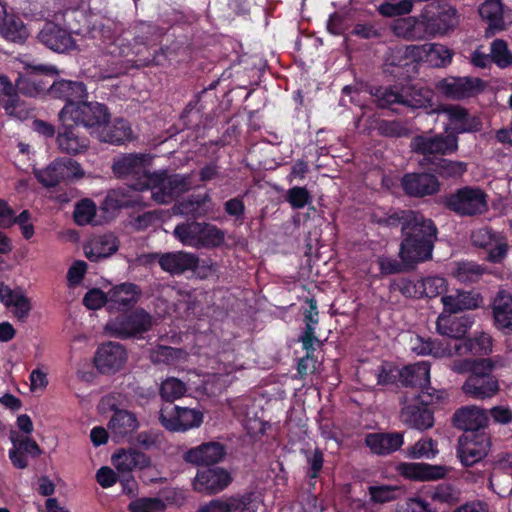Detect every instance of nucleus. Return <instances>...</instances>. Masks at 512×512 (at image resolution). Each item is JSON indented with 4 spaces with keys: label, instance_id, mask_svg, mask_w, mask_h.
<instances>
[{
    "label": "nucleus",
    "instance_id": "nucleus-6",
    "mask_svg": "<svg viewBox=\"0 0 512 512\" xmlns=\"http://www.w3.org/2000/svg\"><path fill=\"white\" fill-rule=\"evenodd\" d=\"M111 113L108 107L96 101H85L78 105H64L59 112V121H72L90 129H99L110 121Z\"/></svg>",
    "mask_w": 512,
    "mask_h": 512
},
{
    "label": "nucleus",
    "instance_id": "nucleus-64",
    "mask_svg": "<svg viewBox=\"0 0 512 512\" xmlns=\"http://www.w3.org/2000/svg\"><path fill=\"white\" fill-rule=\"evenodd\" d=\"M378 133L385 137H403L408 135L407 127L399 120H379L377 123Z\"/></svg>",
    "mask_w": 512,
    "mask_h": 512
},
{
    "label": "nucleus",
    "instance_id": "nucleus-55",
    "mask_svg": "<svg viewBox=\"0 0 512 512\" xmlns=\"http://www.w3.org/2000/svg\"><path fill=\"white\" fill-rule=\"evenodd\" d=\"M492 342L489 336L481 334L477 337L466 338L463 340L462 346H457V349H464L473 355H486L491 352Z\"/></svg>",
    "mask_w": 512,
    "mask_h": 512
},
{
    "label": "nucleus",
    "instance_id": "nucleus-38",
    "mask_svg": "<svg viewBox=\"0 0 512 512\" xmlns=\"http://www.w3.org/2000/svg\"><path fill=\"white\" fill-rule=\"evenodd\" d=\"M444 311L439 315L436 322V329L440 335L454 339H462L473 324L470 316L451 317L444 315Z\"/></svg>",
    "mask_w": 512,
    "mask_h": 512
},
{
    "label": "nucleus",
    "instance_id": "nucleus-23",
    "mask_svg": "<svg viewBox=\"0 0 512 512\" xmlns=\"http://www.w3.org/2000/svg\"><path fill=\"white\" fill-rule=\"evenodd\" d=\"M404 194L412 198L433 196L440 191L438 178L428 172L405 173L400 181Z\"/></svg>",
    "mask_w": 512,
    "mask_h": 512
},
{
    "label": "nucleus",
    "instance_id": "nucleus-30",
    "mask_svg": "<svg viewBox=\"0 0 512 512\" xmlns=\"http://www.w3.org/2000/svg\"><path fill=\"white\" fill-rule=\"evenodd\" d=\"M226 453L224 444L210 441L188 449L183 454V460L195 466H211L221 462Z\"/></svg>",
    "mask_w": 512,
    "mask_h": 512
},
{
    "label": "nucleus",
    "instance_id": "nucleus-33",
    "mask_svg": "<svg viewBox=\"0 0 512 512\" xmlns=\"http://www.w3.org/2000/svg\"><path fill=\"white\" fill-rule=\"evenodd\" d=\"M483 301L482 295L475 290H457L455 294L441 297L444 312L457 314L465 310H474L480 307Z\"/></svg>",
    "mask_w": 512,
    "mask_h": 512
},
{
    "label": "nucleus",
    "instance_id": "nucleus-58",
    "mask_svg": "<svg viewBox=\"0 0 512 512\" xmlns=\"http://www.w3.org/2000/svg\"><path fill=\"white\" fill-rule=\"evenodd\" d=\"M491 61L500 68H507L512 65V52L508 49L507 43L502 39H495L491 44Z\"/></svg>",
    "mask_w": 512,
    "mask_h": 512
},
{
    "label": "nucleus",
    "instance_id": "nucleus-13",
    "mask_svg": "<svg viewBox=\"0 0 512 512\" xmlns=\"http://www.w3.org/2000/svg\"><path fill=\"white\" fill-rule=\"evenodd\" d=\"M159 422L169 432H186L203 422L202 412L175 404H165L159 412Z\"/></svg>",
    "mask_w": 512,
    "mask_h": 512
},
{
    "label": "nucleus",
    "instance_id": "nucleus-51",
    "mask_svg": "<svg viewBox=\"0 0 512 512\" xmlns=\"http://www.w3.org/2000/svg\"><path fill=\"white\" fill-rule=\"evenodd\" d=\"M186 384L175 377H169L162 381L159 394L167 404H174V401L185 395Z\"/></svg>",
    "mask_w": 512,
    "mask_h": 512
},
{
    "label": "nucleus",
    "instance_id": "nucleus-43",
    "mask_svg": "<svg viewBox=\"0 0 512 512\" xmlns=\"http://www.w3.org/2000/svg\"><path fill=\"white\" fill-rule=\"evenodd\" d=\"M399 378L406 387L424 386L430 382V366L426 362L404 366Z\"/></svg>",
    "mask_w": 512,
    "mask_h": 512
},
{
    "label": "nucleus",
    "instance_id": "nucleus-45",
    "mask_svg": "<svg viewBox=\"0 0 512 512\" xmlns=\"http://www.w3.org/2000/svg\"><path fill=\"white\" fill-rule=\"evenodd\" d=\"M438 453V442L430 437H421L405 450L409 459H434Z\"/></svg>",
    "mask_w": 512,
    "mask_h": 512
},
{
    "label": "nucleus",
    "instance_id": "nucleus-5",
    "mask_svg": "<svg viewBox=\"0 0 512 512\" xmlns=\"http://www.w3.org/2000/svg\"><path fill=\"white\" fill-rule=\"evenodd\" d=\"M174 235L184 245L213 249L223 245L225 232L216 225L196 221L178 224Z\"/></svg>",
    "mask_w": 512,
    "mask_h": 512
},
{
    "label": "nucleus",
    "instance_id": "nucleus-22",
    "mask_svg": "<svg viewBox=\"0 0 512 512\" xmlns=\"http://www.w3.org/2000/svg\"><path fill=\"white\" fill-rule=\"evenodd\" d=\"M440 112L444 113L449 121L450 129L446 127L445 133L455 135L463 133H474L482 129V122L479 117L471 115L469 111L460 105H442Z\"/></svg>",
    "mask_w": 512,
    "mask_h": 512
},
{
    "label": "nucleus",
    "instance_id": "nucleus-41",
    "mask_svg": "<svg viewBox=\"0 0 512 512\" xmlns=\"http://www.w3.org/2000/svg\"><path fill=\"white\" fill-rule=\"evenodd\" d=\"M301 455L305 459V477L309 488L314 490L317 479L320 478L324 466V453L319 447L302 448Z\"/></svg>",
    "mask_w": 512,
    "mask_h": 512
},
{
    "label": "nucleus",
    "instance_id": "nucleus-18",
    "mask_svg": "<svg viewBox=\"0 0 512 512\" xmlns=\"http://www.w3.org/2000/svg\"><path fill=\"white\" fill-rule=\"evenodd\" d=\"M212 97L208 89H203L191 99L180 115V120L186 129L199 131L211 126L213 116L208 111L207 98Z\"/></svg>",
    "mask_w": 512,
    "mask_h": 512
},
{
    "label": "nucleus",
    "instance_id": "nucleus-52",
    "mask_svg": "<svg viewBox=\"0 0 512 512\" xmlns=\"http://www.w3.org/2000/svg\"><path fill=\"white\" fill-rule=\"evenodd\" d=\"M434 171L442 178H460L467 172V163L441 158L433 165Z\"/></svg>",
    "mask_w": 512,
    "mask_h": 512
},
{
    "label": "nucleus",
    "instance_id": "nucleus-10",
    "mask_svg": "<svg viewBox=\"0 0 512 512\" xmlns=\"http://www.w3.org/2000/svg\"><path fill=\"white\" fill-rule=\"evenodd\" d=\"M56 74L57 70L53 66H29L24 73L19 74L15 87L27 97L49 96L50 80Z\"/></svg>",
    "mask_w": 512,
    "mask_h": 512
},
{
    "label": "nucleus",
    "instance_id": "nucleus-17",
    "mask_svg": "<svg viewBox=\"0 0 512 512\" xmlns=\"http://www.w3.org/2000/svg\"><path fill=\"white\" fill-rule=\"evenodd\" d=\"M437 90L447 98L463 100L474 97L485 89V82L478 77L449 76L439 80L436 84Z\"/></svg>",
    "mask_w": 512,
    "mask_h": 512
},
{
    "label": "nucleus",
    "instance_id": "nucleus-62",
    "mask_svg": "<svg viewBox=\"0 0 512 512\" xmlns=\"http://www.w3.org/2000/svg\"><path fill=\"white\" fill-rule=\"evenodd\" d=\"M128 509L129 512H161L165 509V503L157 497H143L131 501Z\"/></svg>",
    "mask_w": 512,
    "mask_h": 512
},
{
    "label": "nucleus",
    "instance_id": "nucleus-14",
    "mask_svg": "<svg viewBox=\"0 0 512 512\" xmlns=\"http://www.w3.org/2000/svg\"><path fill=\"white\" fill-rule=\"evenodd\" d=\"M471 243L474 247L485 250L486 260L493 264L502 263L509 251L506 236L488 226L474 230L471 234Z\"/></svg>",
    "mask_w": 512,
    "mask_h": 512
},
{
    "label": "nucleus",
    "instance_id": "nucleus-48",
    "mask_svg": "<svg viewBox=\"0 0 512 512\" xmlns=\"http://www.w3.org/2000/svg\"><path fill=\"white\" fill-rule=\"evenodd\" d=\"M135 41L137 44L143 46V49L147 52V55L144 57H139L138 54L141 52L140 49L137 51V58L131 60L132 66L136 68L147 67L151 65H158L159 62L157 60V53L161 48L156 44L152 43V39L148 37L137 35L135 37Z\"/></svg>",
    "mask_w": 512,
    "mask_h": 512
},
{
    "label": "nucleus",
    "instance_id": "nucleus-25",
    "mask_svg": "<svg viewBox=\"0 0 512 512\" xmlns=\"http://www.w3.org/2000/svg\"><path fill=\"white\" fill-rule=\"evenodd\" d=\"M37 39L46 48L57 53H67L76 48V41L71 33L53 21L44 23Z\"/></svg>",
    "mask_w": 512,
    "mask_h": 512
},
{
    "label": "nucleus",
    "instance_id": "nucleus-56",
    "mask_svg": "<svg viewBox=\"0 0 512 512\" xmlns=\"http://www.w3.org/2000/svg\"><path fill=\"white\" fill-rule=\"evenodd\" d=\"M375 96L377 97V105L380 108H387L395 111L392 108L394 104L403 106V87L400 90L397 88L386 87L377 89Z\"/></svg>",
    "mask_w": 512,
    "mask_h": 512
},
{
    "label": "nucleus",
    "instance_id": "nucleus-8",
    "mask_svg": "<svg viewBox=\"0 0 512 512\" xmlns=\"http://www.w3.org/2000/svg\"><path fill=\"white\" fill-rule=\"evenodd\" d=\"M266 512L263 494L259 490H247L225 499H213L197 512Z\"/></svg>",
    "mask_w": 512,
    "mask_h": 512
},
{
    "label": "nucleus",
    "instance_id": "nucleus-47",
    "mask_svg": "<svg viewBox=\"0 0 512 512\" xmlns=\"http://www.w3.org/2000/svg\"><path fill=\"white\" fill-rule=\"evenodd\" d=\"M479 14L487 20L488 31L492 34L504 30L503 4H482L479 7Z\"/></svg>",
    "mask_w": 512,
    "mask_h": 512
},
{
    "label": "nucleus",
    "instance_id": "nucleus-26",
    "mask_svg": "<svg viewBox=\"0 0 512 512\" xmlns=\"http://www.w3.org/2000/svg\"><path fill=\"white\" fill-rule=\"evenodd\" d=\"M397 472L403 478L416 482H429L444 479L449 468L445 465H433L425 462H401Z\"/></svg>",
    "mask_w": 512,
    "mask_h": 512
},
{
    "label": "nucleus",
    "instance_id": "nucleus-44",
    "mask_svg": "<svg viewBox=\"0 0 512 512\" xmlns=\"http://www.w3.org/2000/svg\"><path fill=\"white\" fill-rule=\"evenodd\" d=\"M487 268L474 261H458L454 264L452 275L465 284L477 283L485 274Z\"/></svg>",
    "mask_w": 512,
    "mask_h": 512
},
{
    "label": "nucleus",
    "instance_id": "nucleus-35",
    "mask_svg": "<svg viewBox=\"0 0 512 512\" xmlns=\"http://www.w3.org/2000/svg\"><path fill=\"white\" fill-rule=\"evenodd\" d=\"M391 31L399 38L408 41L424 40L429 37L427 26L421 14L418 17H400L393 21Z\"/></svg>",
    "mask_w": 512,
    "mask_h": 512
},
{
    "label": "nucleus",
    "instance_id": "nucleus-7",
    "mask_svg": "<svg viewBox=\"0 0 512 512\" xmlns=\"http://www.w3.org/2000/svg\"><path fill=\"white\" fill-rule=\"evenodd\" d=\"M442 398V393L434 395L423 392L402 408L400 414L402 422L419 431L432 428L434 425V411L431 406L439 403Z\"/></svg>",
    "mask_w": 512,
    "mask_h": 512
},
{
    "label": "nucleus",
    "instance_id": "nucleus-20",
    "mask_svg": "<svg viewBox=\"0 0 512 512\" xmlns=\"http://www.w3.org/2000/svg\"><path fill=\"white\" fill-rule=\"evenodd\" d=\"M127 361L125 347L113 341L100 344L94 354L93 364L103 375H113L120 371Z\"/></svg>",
    "mask_w": 512,
    "mask_h": 512
},
{
    "label": "nucleus",
    "instance_id": "nucleus-12",
    "mask_svg": "<svg viewBox=\"0 0 512 512\" xmlns=\"http://www.w3.org/2000/svg\"><path fill=\"white\" fill-rule=\"evenodd\" d=\"M495 363L489 358L488 365H483L473 375H469L462 385L464 394L472 399H491L500 391L498 378L493 375Z\"/></svg>",
    "mask_w": 512,
    "mask_h": 512
},
{
    "label": "nucleus",
    "instance_id": "nucleus-1",
    "mask_svg": "<svg viewBox=\"0 0 512 512\" xmlns=\"http://www.w3.org/2000/svg\"><path fill=\"white\" fill-rule=\"evenodd\" d=\"M437 235L438 228L431 218L410 213L401 230L399 258L415 267L432 260Z\"/></svg>",
    "mask_w": 512,
    "mask_h": 512
},
{
    "label": "nucleus",
    "instance_id": "nucleus-37",
    "mask_svg": "<svg viewBox=\"0 0 512 512\" xmlns=\"http://www.w3.org/2000/svg\"><path fill=\"white\" fill-rule=\"evenodd\" d=\"M132 135L130 123L123 118H115L113 122L109 121L97 131L99 141L112 145H122L132 140Z\"/></svg>",
    "mask_w": 512,
    "mask_h": 512
},
{
    "label": "nucleus",
    "instance_id": "nucleus-15",
    "mask_svg": "<svg viewBox=\"0 0 512 512\" xmlns=\"http://www.w3.org/2000/svg\"><path fill=\"white\" fill-rule=\"evenodd\" d=\"M421 17L427 26L428 34H444L457 24L456 9L447 3L433 0L425 5Z\"/></svg>",
    "mask_w": 512,
    "mask_h": 512
},
{
    "label": "nucleus",
    "instance_id": "nucleus-49",
    "mask_svg": "<svg viewBox=\"0 0 512 512\" xmlns=\"http://www.w3.org/2000/svg\"><path fill=\"white\" fill-rule=\"evenodd\" d=\"M412 351L417 355H432L433 357H442L445 354L446 348L442 342L431 337H422L417 335L413 341Z\"/></svg>",
    "mask_w": 512,
    "mask_h": 512
},
{
    "label": "nucleus",
    "instance_id": "nucleus-2",
    "mask_svg": "<svg viewBox=\"0 0 512 512\" xmlns=\"http://www.w3.org/2000/svg\"><path fill=\"white\" fill-rule=\"evenodd\" d=\"M143 191L150 190L152 199L158 204H169L189 191L188 176L169 174L167 170L151 172L144 176Z\"/></svg>",
    "mask_w": 512,
    "mask_h": 512
},
{
    "label": "nucleus",
    "instance_id": "nucleus-54",
    "mask_svg": "<svg viewBox=\"0 0 512 512\" xmlns=\"http://www.w3.org/2000/svg\"><path fill=\"white\" fill-rule=\"evenodd\" d=\"M430 497L434 502L452 506L459 502L460 491L451 483H441L432 490Z\"/></svg>",
    "mask_w": 512,
    "mask_h": 512
},
{
    "label": "nucleus",
    "instance_id": "nucleus-39",
    "mask_svg": "<svg viewBox=\"0 0 512 512\" xmlns=\"http://www.w3.org/2000/svg\"><path fill=\"white\" fill-rule=\"evenodd\" d=\"M138 425L134 413L124 409H116L108 423V428L113 440L119 442L135 431Z\"/></svg>",
    "mask_w": 512,
    "mask_h": 512
},
{
    "label": "nucleus",
    "instance_id": "nucleus-59",
    "mask_svg": "<svg viewBox=\"0 0 512 512\" xmlns=\"http://www.w3.org/2000/svg\"><path fill=\"white\" fill-rule=\"evenodd\" d=\"M96 215V205L88 198L80 200L74 208L73 219L77 225L89 224Z\"/></svg>",
    "mask_w": 512,
    "mask_h": 512
},
{
    "label": "nucleus",
    "instance_id": "nucleus-11",
    "mask_svg": "<svg viewBox=\"0 0 512 512\" xmlns=\"http://www.w3.org/2000/svg\"><path fill=\"white\" fill-rule=\"evenodd\" d=\"M151 159L145 154H125L115 159L112 165L114 175L119 179L131 178L129 186L135 191H143L144 176H150L148 167Z\"/></svg>",
    "mask_w": 512,
    "mask_h": 512
},
{
    "label": "nucleus",
    "instance_id": "nucleus-42",
    "mask_svg": "<svg viewBox=\"0 0 512 512\" xmlns=\"http://www.w3.org/2000/svg\"><path fill=\"white\" fill-rule=\"evenodd\" d=\"M85 256L92 262L107 258L118 250L116 239L110 235H99L85 246Z\"/></svg>",
    "mask_w": 512,
    "mask_h": 512
},
{
    "label": "nucleus",
    "instance_id": "nucleus-34",
    "mask_svg": "<svg viewBox=\"0 0 512 512\" xmlns=\"http://www.w3.org/2000/svg\"><path fill=\"white\" fill-rule=\"evenodd\" d=\"M364 442L373 454L389 455L402 447L404 437L400 432H373L366 434Z\"/></svg>",
    "mask_w": 512,
    "mask_h": 512
},
{
    "label": "nucleus",
    "instance_id": "nucleus-40",
    "mask_svg": "<svg viewBox=\"0 0 512 512\" xmlns=\"http://www.w3.org/2000/svg\"><path fill=\"white\" fill-rule=\"evenodd\" d=\"M433 91L423 85L403 86V106L415 109L433 110Z\"/></svg>",
    "mask_w": 512,
    "mask_h": 512
},
{
    "label": "nucleus",
    "instance_id": "nucleus-53",
    "mask_svg": "<svg viewBox=\"0 0 512 512\" xmlns=\"http://www.w3.org/2000/svg\"><path fill=\"white\" fill-rule=\"evenodd\" d=\"M387 66L394 67L392 74L402 78H410L412 74L417 73L416 65L408 61L402 49L395 51L388 60Z\"/></svg>",
    "mask_w": 512,
    "mask_h": 512
},
{
    "label": "nucleus",
    "instance_id": "nucleus-31",
    "mask_svg": "<svg viewBox=\"0 0 512 512\" xmlns=\"http://www.w3.org/2000/svg\"><path fill=\"white\" fill-rule=\"evenodd\" d=\"M493 323L504 335H512V294L500 289L491 303Z\"/></svg>",
    "mask_w": 512,
    "mask_h": 512
},
{
    "label": "nucleus",
    "instance_id": "nucleus-3",
    "mask_svg": "<svg viewBox=\"0 0 512 512\" xmlns=\"http://www.w3.org/2000/svg\"><path fill=\"white\" fill-rule=\"evenodd\" d=\"M441 204L460 217H474L488 211V195L478 186H463L441 198Z\"/></svg>",
    "mask_w": 512,
    "mask_h": 512
},
{
    "label": "nucleus",
    "instance_id": "nucleus-19",
    "mask_svg": "<svg viewBox=\"0 0 512 512\" xmlns=\"http://www.w3.org/2000/svg\"><path fill=\"white\" fill-rule=\"evenodd\" d=\"M454 427L463 430V436H479L487 432L489 417L484 408L467 405L458 408L452 417Z\"/></svg>",
    "mask_w": 512,
    "mask_h": 512
},
{
    "label": "nucleus",
    "instance_id": "nucleus-27",
    "mask_svg": "<svg viewBox=\"0 0 512 512\" xmlns=\"http://www.w3.org/2000/svg\"><path fill=\"white\" fill-rule=\"evenodd\" d=\"M231 482V474L226 469L221 467H208L197 471L193 487L198 492L212 495L223 491Z\"/></svg>",
    "mask_w": 512,
    "mask_h": 512
},
{
    "label": "nucleus",
    "instance_id": "nucleus-57",
    "mask_svg": "<svg viewBox=\"0 0 512 512\" xmlns=\"http://www.w3.org/2000/svg\"><path fill=\"white\" fill-rule=\"evenodd\" d=\"M380 273L382 275H392L401 272H408L416 269L414 264L405 263L404 260H397L388 256H380L377 259Z\"/></svg>",
    "mask_w": 512,
    "mask_h": 512
},
{
    "label": "nucleus",
    "instance_id": "nucleus-24",
    "mask_svg": "<svg viewBox=\"0 0 512 512\" xmlns=\"http://www.w3.org/2000/svg\"><path fill=\"white\" fill-rule=\"evenodd\" d=\"M56 143L62 153L78 155L89 148V138L82 134L79 125L72 121H60Z\"/></svg>",
    "mask_w": 512,
    "mask_h": 512
},
{
    "label": "nucleus",
    "instance_id": "nucleus-32",
    "mask_svg": "<svg viewBox=\"0 0 512 512\" xmlns=\"http://www.w3.org/2000/svg\"><path fill=\"white\" fill-rule=\"evenodd\" d=\"M87 88L82 81L60 79L49 86V97L65 101V105H78L87 98Z\"/></svg>",
    "mask_w": 512,
    "mask_h": 512
},
{
    "label": "nucleus",
    "instance_id": "nucleus-46",
    "mask_svg": "<svg viewBox=\"0 0 512 512\" xmlns=\"http://www.w3.org/2000/svg\"><path fill=\"white\" fill-rule=\"evenodd\" d=\"M140 290L136 284L122 283L110 292V300L122 307L133 306L138 301Z\"/></svg>",
    "mask_w": 512,
    "mask_h": 512
},
{
    "label": "nucleus",
    "instance_id": "nucleus-21",
    "mask_svg": "<svg viewBox=\"0 0 512 512\" xmlns=\"http://www.w3.org/2000/svg\"><path fill=\"white\" fill-rule=\"evenodd\" d=\"M84 175L80 164L71 158L63 157L53 161L37 175L38 181L46 187H55L62 181L79 179Z\"/></svg>",
    "mask_w": 512,
    "mask_h": 512
},
{
    "label": "nucleus",
    "instance_id": "nucleus-60",
    "mask_svg": "<svg viewBox=\"0 0 512 512\" xmlns=\"http://www.w3.org/2000/svg\"><path fill=\"white\" fill-rule=\"evenodd\" d=\"M421 280H412L409 278H400L394 280L390 285L391 291H398L406 298H422Z\"/></svg>",
    "mask_w": 512,
    "mask_h": 512
},
{
    "label": "nucleus",
    "instance_id": "nucleus-9",
    "mask_svg": "<svg viewBox=\"0 0 512 512\" xmlns=\"http://www.w3.org/2000/svg\"><path fill=\"white\" fill-rule=\"evenodd\" d=\"M152 325V316L143 308H136L128 313L118 315L107 324L106 329L114 337L128 339L148 332Z\"/></svg>",
    "mask_w": 512,
    "mask_h": 512
},
{
    "label": "nucleus",
    "instance_id": "nucleus-29",
    "mask_svg": "<svg viewBox=\"0 0 512 512\" xmlns=\"http://www.w3.org/2000/svg\"><path fill=\"white\" fill-rule=\"evenodd\" d=\"M490 447V434L462 436L458 448L461 463L466 467L473 466L487 456Z\"/></svg>",
    "mask_w": 512,
    "mask_h": 512
},
{
    "label": "nucleus",
    "instance_id": "nucleus-4",
    "mask_svg": "<svg viewBox=\"0 0 512 512\" xmlns=\"http://www.w3.org/2000/svg\"><path fill=\"white\" fill-rule=\"evenodd\" d=\"M411 150L421 155L420 163L433 166L443 156L451 155L459 149V138L455 135L438 133L434 135L419 134L411 139Z\"/></svg>",
    "mask_w": 512,
    "mask_h": 512
},
{
    "label": "nucleus",
    "instance_id": "nucleus-36",
    "mask_svg": "<svg viewBox=\"0 0 512 512\" xmlns=\"http://www.w3.org/2000/svg\"><path fill=\"white\" fill-rule=\"evenodd\" d=\"M112 463L119 475L132 474L134 469L142 470L150 467L151 459L147 454L136 449H122L113 455Z\"/></svg>",
    "mask_w": 512,
    "mask_h": 512
},
{
    "label": "nucleus",
    "instance_id": "nucleus-63",
    "mask_svg": "<svg viewBox=\"0 0 512 512\" xmlns=\"http://www.w3.org/2000/svg\"><path fill=\"white\" fill-rule=\"evenodd\" d=\"M285 199L293 209L299 210L311 203L312 196L306 187L294 186L288 189Z\"/></svg>",
    "mask_w": 512,
    "mask_h": 512
},
{
    "label": "nucleus",
    "instance_id": "nucleus-28",
    "mask_svg": "<svg viewBox=\"0 0 512 512\" xmlns=\"http://www.w3.org/2000/svg\"><path fill=\"white\" fill-rule=\"evenodd\" d=\"M0 37L9 43L23 46L30 37V30L18 13L3 8L0 11Z\"/></svg>",
    "mask_w": 512,
    "mask_h": 512
},
{
    "label": "nucleus",
    "instance_id": "nucleus-61",
    "mask_svg": "<svg viewBox=\"0 0 512 512\" xmlns=\"http://www.w3.org/2000/svg\"><path fill=\"white\" fill-rule=\"evenodd\" d=\"M421 280L422 297L434 298L447 290V281L441 276H429Z\"/></svg>",
    "mask_w": 512,
    "mask_h": 512
},
{
    "label": "nucleus",
    "instance_id": "nucleus-16",
    "mask_svg": "<svg viewBox=\"0 0 512 512\" xmlns=\"http://www.w3.org/2000/svg\"><path fill=\"white\" fill-rule=\"evenodd\" d=\"M158 258L161 269L171 275H181L186 271H195L200 278H206L210 267L199 268V258L193 253L184 251L154 254Z\"/></svg>",
    "mask_w": 512,
    "mask_h": 512
},
{
    "label": "nucleus",
    "instance_id": "nucleus-50",
    "mask_svg": "<svg viewBox=\"0 0 512 512\" xmlns=\"http://www.w3.org/2000/svg\"><path fill=\"white\" fill-rule=\"evenodd\" d=\"M207 201H210L208 194L190 195L188 198L175 203L173 212L174 214L196 217Z\"/></svg>",
    "mask_w": 512,
    "mask_h": 512
}]
</instances>
